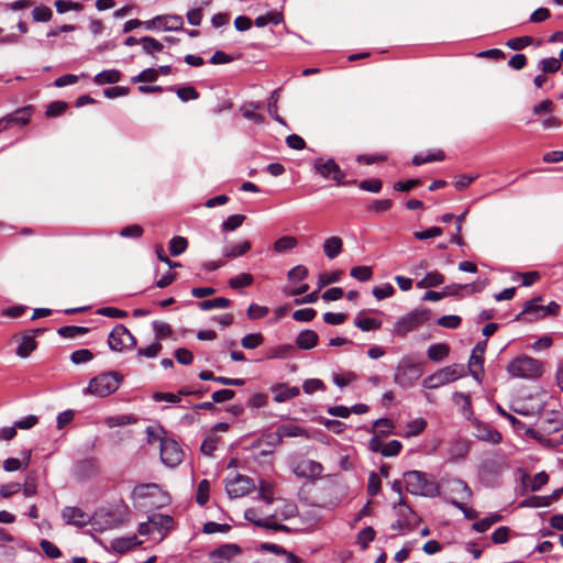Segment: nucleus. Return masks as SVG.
I'll list each match as a JSON object with an SVG mask.
<instances>
[{"mask_svg": "<svg viewBox=\"0 0 563 563\" xmlns=\"http://www.w3.org/2000/svg\"><path fill=\"white\" fill-rule=\"evenodd\" d=\"M544 368L543 361L521 354L508 363L506 371L514 378L537 380L543 375Z\"/></svg>", "mask_w": 563, "mask_h": 563, "instance_id": "f257e3e1", "label": "nucleus"}, {"mask_svg": "<svg viewBox=\"0 0 563 563\" xmlns=\"http://www.w3.org/2000/svg\"><path fill=\"white\" fill-rule=\"evenodd\" d=\"M404 482L408 493L419 496L432 497L439 493L435 482L428 478L427 474L420 471H408L404 474Z\"/></svg>", "mask_w": 563, "mask_h": 563, "instance_id": "f03ea898", "label": "nucleus"}, {"mask_svg": "<svg viewBox=\"0 0 563 563\" xmlns=\"http://www.w3.org/2000/svg\"><path fill=\"white\" fill-rule=\"evenodd\" d=\"M120 383L121 376L118 373H104L89 380L86 393L97 397H107L119 388Z\"/></svg>", "mask_w": 563, "mask_h": 563, "instance_id": "7ed1b4c3", "label": "nucleus"}, {"mask_svg": "<svg viewBox=\"0 0 563 563\" xmlns=\"http://www.w3.org/2000/svg\"><path fill=\"white\" fill-rule=\"evenodd\" d=\"M430 317V312L423 308H417L400 317L394 324L393 333L397 336H405L424 324Z\"/></svg>", "mask_w": 563, "mask_h": 563, "instance_id": "20e7f679", "label": "nucleus"}, {"mask_svg": "<svg viewBox=\"0 0 563 563\" xmlns=\"http://www.w3.org/2000/svg\"><path fill=\"white\" fill-rule=\"evenodd\" d=\"M463 376V369L460 365L445 366L433 374L427 376L422 382L426 389H435L457 380Z\"/></svg>", "mask_w": 563, "mask_h": 563, "instance_id": "39448f33", "label": "nucleus"}, {"mask_svg": "<svg viewBox=\"0 0 563 563\" xmlns=\"http://www.w3.org/2000/svg\"><path fill=\"white\" fill-rule=\"evenodd\" d=\"M174 519L168 515L156 514L148 518L147 522L140 525V534H155L157 539L163 540L167 532L173 528Z\"/></svg>", "mask_w": 563, "mask_h": 563, "instance_id": "423d86ee", "label": "nucleus"}, {"mask_svg": "<svg viewBox=\"0 0 563 563\" xmlns=\"http://www.w3.org/2000/svg\"><path fill=\"white\" fill-rule=\"evenodd\" d=\"M136 343L135 336L123 324H117L108 338V345L114 352L134 349Z\"/></svg>", "mask_w": 563, "mask_h": 563, "instance_id": "0eeeda50", "label": "nucleus"}, {"mask_svg": "<svg viewBox=\"0 0 563 563\" xmlns=\"http://www.w3.org/2000/svg\"><path fill=\"white\" fill-rule=\"evenodd\" d=\"M184 452L180 445L173 439L161 440V460L168 467H175L181 463Z\"/></svg>", "mask_w": 563, "mask_h": 563, "instance_id": "6e6552de", "label": "nucleus"}, {"mask_svg": "<svg viewBox=\"0 0 563 563\" xmlns=\"http://www.w3.org/2000/svg\"><path fill=\"white\" fill-rule=\"evenodd\" d=\"M265 514V517H261L260 512L255 508H249L244 512V518L255 525L256 527H261L267 530H275V531H290V528L277 522L274 518H271V514H267L265 511H262Z\"/></svg>", "mask_w": 563, "mask_h": 563, "instance_id": "1a4fd4ad", "label": "nucleus"}, {"mask_svg": "<svg viewBox=\"0 0 563 563\" xmlns=\"http://www.w3.org/2000/svg\"><path fill=\"white\" fill-rule=\"evenodd\" d=\"M313 167L325 179H333L338 184H343L345 173L340 168L333 158H317Z\"/></svg>", "mask_w": 563, "mask_h": 563, "instance_id": "9d476101", "label": "nucleus"}, {"mask_svg": "<svg viewBox=\"0 0 563 563\" xmlns=\"http://www.w3.org/2000/svg\"><path fill=\"white\" fill-rule=\"evenodd\" d=\"M323 472L321 463L313 460H301L292 465L295 476L305 479L319 478Z\"/></svg>", "mask_w": 563, "mask_h": 563, "instance_id": "9b49d317", "label": "nucleus"}, {"mask_svg": "<svg viewBox=\"0 0 563 563\" xmlns=\"http://www.w3.org/2000/svg\"><path fill=\"white\" fill-rule=\"evenodd\" d=\"M253 487V482L249 477L240 474L228 478L225 482V489L231 498L242 497L249 494Z\"/></svg>", "mask_w": 563, "mask_h": 563, "instance_id": "f8f14e48", "label": "nucleus"}, {"mask_svg": "<svg viewBox=\"0 0 563 563\" xmlns=\"http://www.w3.org/2000/svg\"><path fill=\"white\" fill-rule=\"evenodd\" d=\"M242 550L236 544H223L209 553L210 563H228L239 556Z\"/></svg>", "mask_w": 563, "mask_h": 563, "instance_id": "ddd939ff", "label": "nucleus"}, {"mask_svg": "<svg viewBox=\"0 0 563 563\" xmlns=\"http://www.w3.org/2000/svg\"><path fill=\"white\" fill-rule=\"evenodd\" d=\"M485 347H486V342L477 343L475 345V347L473 349L472 355L468 360L470 373L476 380H479L481 374L483 373V364H484L483 353L485 351Z\"/></svg>", "mask_w": 563, "mask_h": 563, "instance_id": "4468645a", "label": "nucleus"}, {"mask_svg": "<svg viewBox=\"0 0 563 563\" xmlns=\"http://www.w3.org/2000/svg\"><path fill=\"white\" fill-rule=\"evenodd\" d=\"M67 525L84 527L90 521V516L78 507H65L62 511Z\"/></svg>", "mask_w": 563, "mask_h": 563, "instance_id": "2eb2a0df", "label": "nucleus"}, {"mask_svg": "<svg viewBox=\"0 0 563 563\" xmlns=\"http://www.w3.org/2000/svg\"><path fill=\"white\" fill-rule=\"evenodd\" d=\"M298 515L297 505L292 501L279 499L276 501L274 514H271V518H274L277 522L279 520H288Z\"/></svg>", "mask_w": 563, "mask_h": 563, "instance_id": "dca6fc26", "label": "nucleus"}, {"mask_svg": "<svg viewBox=\"0 0 563 563\" xmlns=\"http://www.w3.org/2000/svg\"><path fill=\"white\" fill-rule=\"evenodd\" d=\"M449 492L451 494V501L457 500L465 503L471 499L472 490L470 486L462 479H452L449 482Z\"/></svg>", "mask_w": 563, "mask_h": 563, "instance_id": "f3484780", "label": "nucleus"}, {"mask_svg": "<svg viewBox=\"0 0 563 563\" xmlns=\"http://www.w3.org/2000/svg\"><path fill=\"white\" fill-rule=\"evenodd\" d=\"M487 285L486 280L477 282L473 284L460 285L452 284L448 285L443 288L444 296H461V292L464 290L467 294L481 292Z\"/></svg>", "mask_w": 563, "mask_h": 563, "instance_id": "a211bd4d", "label": "nucleus"}, {"mask_svg": "<svg viewBox=\"0 0 563 563\" xmlns=\"http://www.w3.org/2000/svg\"><path fill=\"white\" fill-rule=\"evenodd\" d=\"M322 249L329 260L338 257L343 251V241L339 236H330L323 241Z\"/></svg>", "mask_w": 563, "mask_h": 563, "instance_id": "6ab92c4d", "label": "nucleus"}, {"mask_svg": "<svg viewBox=\"0 0 563 563\" xmlns=\"http://www.w3.org/2000/svg\"><path fill=\"white\" fill-rule=\"evenodd\" d=\"M278 428V437L285 438H309V432L295 423H284Z\"/></svg>", "mask_w": 563, "mask_h": 563, "instance_id": "aec40b11", "label": "nucleus"}, {"mask_svg": "<svg viewBox=\"0 0 563 563\" xmlns=\"http://www.w3.org/2000/svg\"><path fill=\"white\" fill-rule=\"evenodd\" d=\"M318 334L313 330L301 331L297 339L296 344L300 350H311L318 344Z\"/></svg>", "mask_w": 563, "mask_h": 563, "instance_id": "412c9836", "label": "nucleus"}, {"mask_svg": "<svg viewBox=\"0 0 563 563\" xmlns=\"http://www.w3.org/2000/svg\"><path fill=\"white\" fill-rule=\"evenodd\" d=\"M475 437L482 441L497 444L501 441V434L486 424H478L476 428Z\"/></svg>", "mask_w": 563, "mask_h": 563, "instance_id": "4be33fe9", "label": "nucleus"}, {"mask_svg": "<svg viewBox=\"0 0 563 563\" xmlns=\"http://www.w3.org/2000/svg\"><path fill=\"white\" fill-rule=\"evenodd\" d=\"M261 108V103L250 102L241 107V113L245 119L251 120L256 124H263L265 122V118L263 114L257 112Z\"/></svg>", "mask_w": 563, "mask_h": 563, "instance_id": "5701e85b", "label": "nucleus"}, {"mask_svg": "<svg viewBox=\"0 0 563 563\" xmlns=\"http://www.w3.org/2000/svg\"><path fill=\"white\" fill-rule=\"evenodd\" d=\"M274 400L276 402H284L289 399L297 397L300 394L298 387H287L285 385H278L273 388Z\"/></svg>", "mask_w": 563, "mask_h": 563, "instance_id": "b1692460", "label": "nucleus"}, {"mask_svg": "<svg viewBox=\"0 0 563 563\" xmlns=\"http://www.w3.org/2000/svg\"><path fill=\"white\" fill-rule=\"evenodd\" d=\"M415 367L412 365H399L396 369L394 382L399 386L407 387L412 385L413 378L409 376L410 373L415 374Z\"/></svg>", "mask_w": 563, "mask_h": 563, "instance_id": "393cba45", "label": "nucleus"}, {"mask_svg": "<svg viewBox=\"0 0 563 563\" xmlns=\"http://www.w3.org/2000/svg\"><path fill=\"white\" fill-rule=\"evenodd\" d=\"M36 345L37 343L34 339V335L24 333L22 335V341L16 349V354L20 357L25 358L36 349Z\"/></svg>", "mask_w": 563, "mask_h": 563, "instance_id": "a878e982", "label": "nucleus"}, {"mask_svg": "<svg viewBox=\"0 0 563 563\" xmlns=\"http://www.w3.org/2000/svg\"><path fill=\"white\" fill-rule=\"evenodd\" d=\"M161 23L164 31H181L184 26L183 18L176 14L161 15Z\"/></svg>", "mask_w": 563, "mask_h": 563, "instance_id": "bb28decb", "label": "nucleus"}, {"mask_svg": "<svg viewBox=\"0 0 563 563\" xmlns=\"http://www.w3.org/2000/svg\"><path fill=\"white\" fill-rule=\"evenodd\" d=\"M24 459L23 461L14 457H10L3 461V468L7 472H15L21 468H26L31 461V451L23 452Z\"/></svg>", "mask_w": 563, "mask_h": 563, "instance_id": "cd10ccee", "label": "nucleus"}, {"mask_svg": "<svg viewBox=\"0 0 563 563\" xmlns=\"http://www.w3.org/2000/svg\"><path fill=\"white\" fill-rule=\"evenodd\" d=\"M503 520V516L498 512H492L487 517L474 522L472 525V529L476 532H485L487 531L493 525L500 522Z\"/></svg>", "mask_w": 563, "mask_h": 563, "instance_id": "c85d7f7f", "label": "nucleus"}, {"mask_svg": "<svg viewBox=\"0 0 563 563\" xmlns=\"http://www.w3.org/2000/svg\"><path fill=\"white\" fill-rule=\"evenodd\" d=\"M444 283V276L438 271L429 272L426 276L417 283L418 288L437 287Z\"/></svg>", "mask_w": 563, "mask_h": 563, "instance_id": "c756f323", "label": "nucleus"}, {"mask_svg": "<svg viewBox=\"0 0 563 563\" xmlns=\"http://www.w3.org/2000/svg\"><path fill=\"white\" fill-rule=\"evenodd\" d=\"M120 79L121 74L117 69L102 70L93 77V81L97 85L115 84L120 81Z\"/></svg>", "mask_w": 563, "mask_h": 563, "instance_id": "7c9ffc66", "label": "nucleus"}, {"mask_svg": "<svg viewBox=\"0 0 563 563\" xmlns=\"http://www.w3.org/2000/svg\"><path fill=\"white\" fill-rule=\"evenodd\" d=\"M354 324L362 331L378 330L382 327V321L375 318L363 317L357 314L354 319Z\"/></svg>", "mask_w": 563, "mask_h": 563, "instance_id": "2f4dec72", "label": "nucleus"}, {"mask_svg": "<svg viewBox=\"0 0 563 563\" xmlns=\"http://www.w3.org/2000/svg\"><path fill=\"white\" fill-rule=\"evenodd\" d=\"M251 250V243L249 241H243L236 245L225 246L222 251L223 256L228 258H233L241 256Z\"/></svg>", "mask_w": 563, "mask_h": 563, "instance_id": "473e14b6", "label": "nucleus"}, {"mask_svg": "<svg viewBox=\"0 0 563 563\" xmlns=\"http://www.w3.org/2000/svg\"><path fill=\"white\" fill-rule=\"evenodd\" d=\"M30 117H31V108L25 107V108H22L18 111L7 115L5 118H7L9 125H11V124L24 125L29 122Z\"/></svg>", "mask_w": 563, "mask_h": 563, "instance_id": "72a5a7b5", "label": "nucleus"}, {"mask_svg": "<svg viewBox=\"0 0 563 563\" xmlns=\"http://www.w3.org/2000/svg\"><path fill=\"white\" fill-rule=\"evenodd\" d=\"M450 349L446 344H432L428 349V357L434 362L442 361L449 355Z\"/></svg>", "mask_w": 563, "mask_h": 563, "instance_id": "f704fd0d", "label": "nucleus"}, {"mask_svg": "<svg viewBox=\"0 0 563 563\" xmlns=\"http://www.w3.org/2000/svg\"><path fill=\"white\" fill-rule=\"evenodd\" d=\"M427 427V421L422 418L415 419L407 423L406 431L402 434L405 438L419 435Z\"/></svg>", "mask_w": 563, "mask_h": 563, "instance_id": "c9c22d12", "label": "nucleus"}, {"mask_svg": "<svg viewBox=\"0 0 563 563\" xmlns=\"http://www.w3.org/2000/svg\"><path fill=\"white\" fill-rule=\"evenodd\" d=\"M230 305L231 300L225 297H218L199 302L201 310L223 309L228 308Z\"/></svg>", "mask_w": 563, "mask_h": 563, "instance_id": "e433bc0d", "label": "nucleus"}, {"mask_svg": "<svg viewBox=\"0 0 563 563\" xmlns=\"http://www.w3.org/2000/svg\"><path fill=\"white\" fill-rule=\"evenodd\" d=\"M135 421H136V419L131 415H121V416L108 417L104 419L103 422L107 427L114 428V427H121V426L134 423Z\"/></svg>", "mask_w": 563, "mask_h": 563, "instance_id": "4c0bfd02", "label": "nucleus"}, {"mask_svg": "<svg viewBox=\"0 0 563 563\" xmlns=\"http://www.w3.org/2000/svg\"><path fill=\"white\" fill-rule=\"evenodd\" d=\"M219 442L220 437L212 433L202 441L200 451L207 456H212L213 452L217 450Z\"/></svg>", "mask_w": 563, "mask_h": 563, "instance_id": "58836bf2", "label": "nucleus"}, {"mask_svg": "<svg viewBox=\"0 0 563 563\" xmlns=\"http://www.w3.org/2000/svg\"><path fill=\"white\" fill-rule=\"evenodd\" d=\"M188 247V241L184 236H174L169 241V253L173 256L183 254Z\"/></svg>", "mask_w": 563, "mask_h": 563, "instance_id": "ea45409f", "label": "nucleus"}, {"mask_svg": "<svg viewBox=\"0 0 563 563\" xmlns=\"http://www.w3.org/2000/svg\"><path fill=\"white\" fill-rule=\"evenodd\" d=\"M561 60L555 57L543 58L539 62V68L544 74H554L561 69Z\"/></svg>", "mask_w": 563, "mask_h": 563, "instance_id": "a19ab883", "label": "nucleus"}, {"mask_svg": "<svg viewBox=\"0 0 563 563\" xmlns=\"http://www.w3.org/2000/svg\"><path fill=\"white\" fill-rule=\"evenodd\" d=\"M140 42L146 54H154L163 49V44L154 37L144 36L140 38Z\"/></svg>", "mask_w": 563, "mask_h": 563, "instance_id": "79ce46f5", "label": "nucleus"}, {"mask_svg": "<svg viewBox=\"0 0 563 563\" xmlns=\"http://www.w3.org/2000/svg\"><path fill=\"white\" fill-rule=\"evenodd\" d=\"M297 243L298 242H297L296 238L286 235V236L279 238L275 242L274 249H275L276 252L283 253V252H286L288 250H291V249L296 247Z\"/></svg>", "mask_w": 563, "mask_h": 563, "instance_id": "37998d69", "label": "nucleus"}, {"mask_svg": "<svg viewBox=\"0 0 563 563\" xmlns=\"http://www.w3.org/2000/svg\"><path fill=\"white\" fill-rule=\"evenodd\" d=\"M252 283H253V276L249 273L239 274L238 276H234L229 280V285L233 289L247 287V286L252 285Z\"/></svg>", "mask_w": 563, "mask_h": 563, "instance_id": "c03bdc74", "label": "nucleus"}, {"mask_svg": "<svg viewBox=\"0 0 563 563\" xmlns=\"http://www.w3.org/2000/svg\"><path fill=\"white\" fill-rule=\"evenodd\" d=\"M210 483L202 479L198 484L196 500L200 506H205L209 500Z\"/></svg>", "mask_w": 563, "mask_h": 563, "instance_id": "a18cd8bd", "label": "nucleus"}, {"mask_svg": "<svg viewBox=\"0 0 563 563\" xmlns=\"http://www.w3.org/2000/svg\"><path fill=\"white\" fill-rule=\"evenodd\" d=\"M541 301V298L540 297H536L529 301H527L525 303V308L523 310L521 311V313H519L516 319L519 320L521 314H530V313H536L538 317H541V313H542V310L541 308L543 306L539 305V302Z\"/></svg>", "mask_w": 563, "mask_h": 563, "instance_id": "49530a36", "label": "nucleus"}, {"mask_svg": "<svg viewBox=\"0 0 563 563\" xmlns=\"http://www.w3.org/2000/svg\"><path fill=\"white\" fill-rule=\"evenodd\" d=\"M264 342L262 333H250L242 338L241 344L244 349H256Z\"/></svg>", "mask_w": 563, "mask_h": 563, "instance_id": "de8ad7c7", "label": "nucleus"}, {"mask_svg": "<svg viewBox=\"0 0 563 563\" xmlns=\"http://www.w3.org/2000/svg\"><path fill=\"white\" fill-rule=\"evenodd\" d=\"M55 8L58 13L63 14L70 10L81 11L82 4L79 2L71 1V0H56Z\"/></svg>", "mask_w": 563, "mask_h": 563, "instance_id": "09e8293b", "label": "nucleus"}, {"mask_svg": "<svg viewBox=\"0 0 563 563\" xmlns=\"http://www.w3.org/2000/svg\"><path fill=\"white\" fill-rule=\"evenodd\" d=\"M153 330L155 332L156 342L166 339L173 332L170 325L163 321H154Z\"/></svg>", "mask_w": 563, "mask_h": 563, "instance_id": "8fccbe9b", "label": "nucleus"}, {"mask_svg": "<svg viewBox=\"0 0 563 563\" xmlns=\"http://www.w3.org/2000/svg\"><path fill=\"white\" fill-rule=\"evenodd\" d=\"M393 206V201L390 199H380V200H373L367 206V211L372 213H383L388 211Z\"/></svg>", "mask_w": 563, "mask_h": 563, "instance_id": "3c124183", "label": "nucleus"}, {"mask_svg": "<svg viewBox=\"0 0 563 563\" xmlns=\"http://www.w3.org/2000/svg\"><path fill=\"white\" fill-rule=\"evenodd\" d=\"M350 275L360 282H367L372 278L373 271L369 266H355L351 269Z\"/></svg>", "mask_w": 563, "mask_h": 563, "instance_id": "603ef678", "label": "nucleus"}, {"mask_svg": "<svg viewBox=\"0 0 563 563\" xmlns=\"http://www.w3.org/2000/svg\"><path fill=\"white\" fill-rule=\"evenodd\" d=\"M375 534V530L372 527L362 529L357 534V543L361 549L365 550L368 547V543L374 540Z\"/></svg>", "mask_w": 563, "mask_h": 563, "instance_id": "864d4df0", "label": "nucleus"}, {"mask_svg": "<svg viewBox=\"0 0 563 563\" xmlns=\"http://www.w3.org/2000/svg\"><path fill=\"white\" fill-rule=\"evenodd\" d=\"M88 332V328L77 325H65L58 329V334L64 338H76Z\"/></svg>", "mask_w": 563, "mask_h": 563, "instance_id": "5fc2aeb1", "label": "nucleus"}, {"mask_svg": "<svg viewBox=\"0 0 563 563\" xmlns=\"http://www.w3.org/2000/svg\"><path fill=\"white\" fill-rule=\"evenodd\" d=\"M158 78V70L155 68H146L137 76L132 78V82H153Z\"/></svg>", "mask_w": 563, "mask_h": 563, "instance_id": "6e6d98bb", "label": "nucleus"}, {"mask_svg": "<svg viewBox=\"0 0 563 563\" xmlns=\"http://www.w3.org/2000/svg\"><path fill=\"white\" fill-rule=\"evenodd\" d=\"M341 275H342V272H340V271L320 274L318 277V288L322 289L323 287H325L329 284L339 282L341 278Z\"/></svg>", "mask_w": 563, "mask_h": 563, "instance_id": "4d7b16f0", "label": "nucleus"}, {"mask_svg": "<svg viewBox=\"0 0 563 563\" xmlns=\"http://www.w3.org/2000/svg\"><path fill=\"white\" fill-rule=\"evenodd\" d=\"M269 312L268 307L260 306L257 303H251L247 308V317L253 320L263 319Z\"/></svg>", "mask_w": 563, "mask_h": 563, "instance_id": "13d9d810", "label": "nucleus"}, {"mask_svg": "<svg viewBox=\"0 0 563 563\" xmlns=\"http://www.w3.org/2000/svg\"><path fill=\"white\" fill-rule=\"evenodd\" d=\"M178 98L187 102L189 100H197L199 98L198 91L192 86H185L176 89Z\"/></svg>", "mask_w": 563, "mask_h": 563, "instance_id": "bf43d9fd", "label": "nucleus"}, {"mask_svg": "<svg viewBox=\"0 0 563 563\" xmlns=\"http://www.w3.org/2000/svg\"><path fill=\"white\" fill-rule=\"evenodd\" d=\"M532 43V37L530 36H519L509 38L506 42V45L514 51H520Z\"/></svg>", "mask_w": 563, "mask_h": 563, "instance_id": "052dcab7", "label": "nucleus"}, {"mask_svg": "<svg viewBox=\"0 0 563 563\" xmlns=\"http://www.w3.org/2000/svg\"><path fill=\"white\" fill-rule=\"evenodd\" d=\"M32 15L36 22H47L52 19L53 12L48 7L40 5L34 8Z\"/></svg>", "mask_w": 563, "mask_h": 563, "instance_id": "680f3d73", "label": "nucleus"}, {"mask_svg": "<svg viewBox=\"0 0 563 563\" xmlns=\"http://www.w3.org/2000/svg\"><path fill=\"white\" fill-rule=\"evenodd\" d=\"M245 217L242 214H233L230 216L225 221L222 223V230L223 231H234L239 227L242 225L244 222Z\"/></svg>", "mask_w": 563, "mask_h": 563, "instance_id": "e2e57ef3", "label": "nucleus"}, {"mask_svg": "<svg viewBox=\"0 0 563 563\" xmlns=\"http://www.w3.org/2000/svg\"><path fill=\"white\" fill-rule=\"evenodd\" d=\"M162 351V344L159 342H155L150 344L146 347H141L137 350V356H144L147 358L156 357Z\"/></svg>", "mask_w": 563, "mask_h": 563, "instance_id": "0e129e2a", "label": "nucleus"}, {"mask_svg": "<svg viewBox=\"0 0 563 563\" xmlns=\"http://www.w3.org/2000/svg\"><path fill=\"white\" fill-rule=\"evenodd\" d=\"M92 357H93V354L90 350L81 349V350H77L71 353L70 361L74 364H81V363L91 361Z\"/></svg>", "mask_w": 563, "mask_h": 563, "instance_id": "69168bd1", "label": "nucleus"}, {"mask_svg": "<svg viewBox=\"0 0 563 563\" xmlns=\"http://www.w3.org/2000/svg\"><path fill=\"white\" fill-rule=\"evenodd\" d=\"M40 547L49 559H57L62 556L60 550L48 540H42Z\"/></svg>", "mask_w": 563, "mask_h": 563, "instance_id": "338daca9", "label": "nucleus"}, {"mask_svg": "<svg viewBox=\"0 0 563 563\" xmlns=\"http://www.w3.org/2000/svg\"><path fill=\"white\" fill-rule=\"evenodd\" d=\"M380 486H382L380 477L375 472L369 473L368 483H367V493L372 497H374L379 493Z\"/></svg>", "mask_w": 563, "mask_h": 563, "instance_id": "774afa93", "label": "nucleus"}]
</instances>
